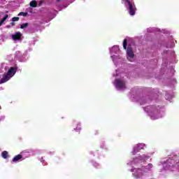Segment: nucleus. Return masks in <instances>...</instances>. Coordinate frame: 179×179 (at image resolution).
<instances>
[{"instance_id":"nucleus-8","label":"nucleus","mask_w":179,"mask_h":179,"mask_svg":"<svg viewBox=\"0 0 179 179\" xmlns=\"http://www.w3.org/2000/svg\"><path fill=\"white\" fill-rule=\"evenodd\" d=\"M1 156H2L3 159H8V151H3L1 152Z\"/></svg>"},{"instance_id":"nucleus-1","label":"nucleus","mask_w":179,"mask_h":179,"mask_svg":"<svg viewBox=\"0 0 179 179\" xmlns=\"http://www.w3.org/2000/svg\"><path fill=\"white\" fill-rule=\"evenodd\" d=\"M17 70V69L16 67H10L8 72L3 75V78L0 80V85H2V83H6L8 80H9L11 78H13V76H15V73H16Z\"/></svg>"},{"instance_id":"nucleus-17","label":"nucleus","mask_w":179,"mask_h":179,"mask_svg":"<svg viewBox=\"0 0 179 179\" xmlns=\"http://www.w3.org/2000/svg\"><path fill=\"white\" fill-rule=\"evenodd\" d=\"M10 27H12V26L11 25H7L8 29H10Z\"/></svg>"},{"instance_id":"nucleus-11","label":"nucleus","mask_w":179,"mask_h":179,"mask_svg":"<svg viewBox=\"0 0 179 179\" xmlns=\"http://www.w3.org/2000/svg\"><path fill=\"white\" fill-rule=\"evenodd\" d=\"M29 27V23L26 22L20 25V29H26Z\"/></svg>"},{"instance_id":"nucleus-6","label":"nucleus","mask_w":179,"mask_h":179,"mask_svg":"<svg viewBox=\"0 0 179 179\" xmlns=\"http://www.w3.org/2000/svg\"><path fill=\"white\" fill-rule=\"evenodd\" d=\"M22 159H23V155L19 154L17 155H15L13 159H12V162L13 163H17V162H20V160H22Z\"/></svg>"},{"instance_id":"nucleus-21","label":"nucleus","mask_w":179,"mask_h":179,"mask_svg":"<svg viewBox=\"0 0 179 179\" xmlns=\"http://www.w3.org/2000/svg\"><path fill=\"white\" fill-rule=\"evenodd\" d=\"M147 159H149V157H148Z\"/></svg>"},{"instance_id":"nucleus-12","label":"nucleus","mask_w":179,"mask_h":179,"mask_svg":"<svg viewBox=\"0 0 179 179\" xmlns=\"http://www.w3.org/2000/svg\"><path fill=\"white\" fill-rule=\"evenodd\" d=\"M28 13H24V12H20L18 14V16H24V17H26V16H27Z\"/></svg>"},{"instance_id":"nucleus-4","label":"nucleus","mask_w":179,"mask_h":179,"mask_svg":"<svg viewBox=\"0 0 179 179\" xmlns=\"http://www.w3.org/2000/svg\"><path fill=\"white\" fill-rule=\"evenodd\" d=\"M12 38L14 41L22 40V33H20V31L16 32L15 34L12 35Z\"/></svg>"},{"instance_id":"nucleus-16","label":"nucleus","mask_w":179,"mask_h":179,"mask_svg":"<svg viewBox=\"0 0 179 179\" xmlns=\"http://www.w3.org/2000/svg\"><path fill=\"white\" fill-rule=\"evenodd\" d=\"M10 26H12V27H13V26H15V24H16L15 23V22H10Z\"/></svg>"},{"instance_id":"nucleus-20","label":"nucleus","mask_w":179,"mask_h":179,"mask_svg":"<svg viewBox=\"0 0 179 179\" xmlns=\"http://www.w3.org/2000/svg\"><path fill=\"white\" fill-rule=\"evenodd\" d=\"M76 131H78V128H76Z\"/></svg>"},{"instance_id":"nucleus-10","label":"nucleus","mask_w":179,"mask_h":179,"mask_svg":"<svg viewBox=\"0 0 179 179\" xmlns=\"http://www.w3.org/2000/svg\"><path fill=\"white\" fill-rule=\"evenodd\" d=\"M128 46V42L127 39H124L123 41V48L124 50H127V47Z\"/></svg>"},{"instance_id":"nucleus-9","label":"nucleus","mask_w":179,"mask_h":179,"mask_svg":"<svg viewBox=\"0 0 179 179\" xmlns=\"http://www.w3.org/2000/svg\"><path fill=\"white\" fill-rule=\"evenodd\" d=\"M8 17H9V15H6L3 19L0 21V27L2 26V24H3V22H5V20H6V19H8Z\"/></svg>"},{"instance_id":"nucleus-18","label":"nucleus","mask_w":179,"mask_h":179,"mask_svg":"<svg viewBox=\"0 0 179 179\" xmlns=\"http://www.w3.org/2000/svg\"><path fill=\"white\" fill-rule=\"evenodd\" d=\"M137 171L139 173L141 171V169H138Z\"/></svg>"},{"instance_id":"nucleus-15","label":"nucleus","mask_w":179,"mask_h":179,"mask_svg":"<svg viewBox=\"0 0 179 179\" xmlns=\"http://www.w3.org/2000/svg\"><path fill=\"white\" fill-rule=\"evenodd\" d=\"M142 176H143L142 173H141L139 175L136 174V177L137 178H141V177H142Z\"/></svg>"},{"instance_id":"nucleus-3","label":"nucleus","mask_w":179,"mask_h":179,"mask_svg":"<svg viewBox=\"0 0 179 179\" xmlns=\"http://www.w3.org/2000/svg\"><path fill=\"white\" fill-rule=\"evenodd\" d=\"M127 54L129 58H134L135 57V55L134 54V50L132 49V46L128 45L127 49Z\"/></svg>"},{"instance_id":"nucleus-13","label":"nucleus","mask_w":179,"mask_h":179,"mask_svg":"<svg viewBox=\"0 0 179 179\" xmlns=\"http://www.w3.org/2000/svg\"><path fill=\"white\" fill-rule=\"evenodd\" d=\"M153 167V165L152 164H148L147 166H145L146 170H150Z\"/></svg>"},{"instance_id":"nucleus-14","label":"nucleus","mask_w":179,"mask_h":179,"mask_svg":"<svg viewBox=\"0 0 179 179\" xmlns=\"http://www.w3.org/2000/svg\"><path fill=\"white\" fill-rule=\"evenodd\" d=\"M19 17H13L12 18L13 22H19Z\"/></svg>"},{"instance_id":"nucleus-2","label":"nucleus","mask_w":179,"mask_h":179,"mask_svg":"<svg viewBox=\"0 0 179 179\" xmlns=\"http://www.w3.org/2000/svg\"><path fill=\"white\" fill-rule=\"evenodd\" d=\"M126 2L128 3L129 6V13L131 16L135 15V8H134V5L129 0H126Z\"/></svg>"},{"instance_id":"nucleus-19","label":"nucleus","mask_w":179,"mask_h":179,"mask_svg":"<svg viewBox=\"0 0 179 179\" xmlns=\"http://www.w3.org/2000/svg\"><path fill=\"white\" fill-rule=\"evenodd\" d=\"M58 1V2H59V1H61V0H57Z\"/></svg>"},{"instance_id":"nucleus-7","label":"nucleus","mask_w":179,"mask_h":179,"mask_svg":"<svg viewBox=\"0 0 179 179\" xmlns=\"http://www.w3.org/2000/svg\"><path fill=\"white\" fill-rule=\"evenodd\" d=\"M29 6L31 8H37V1L33 0L29 3Z\"/></svg>"},{"instance_id":"nucleus-5","label":"nucleus","mask_w":179,"mask_h":179,"mask_svg":"<svg viewBox=\"0 0 179 179\" xmlns=\"http://www.w3.org/2000/svg\"><path fill=\"white\" fill-rule=\"evenodd\" d=\"M125 86V81L122 80H116V87L122 89Z\"/></svg>"}]
</instances>
